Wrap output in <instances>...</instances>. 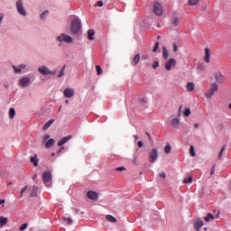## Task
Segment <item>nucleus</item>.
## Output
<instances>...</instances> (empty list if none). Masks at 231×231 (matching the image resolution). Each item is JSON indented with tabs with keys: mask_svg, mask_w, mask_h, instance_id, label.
Segmentation results:
<instances>
[{
	"mask_svg": "<svg viewBox=\"0 0 231 231\" xmlns=\"http://www.w3.org/2000/svg\"><path fill=\"white\" fill-rule=\"evenodd\" d=\"M82 29V23H80V20L75 19L71 22V32L73 35H77L79 32Z\"/></svg>",
	"mask_w": 231,
	"mask_h": 231,
	"instance_id": "obj_1",
	"label": "nucleus"
},
{
	"mask_svg": "<svg viewBox=\"0 0 231 231\" xmlns=\"http://www.w3.org/2000/svg\"><path fill=\"white\" fill-rule=\"evenodd\" d=\"M219 87L217 86V83L211 84L209 89L208 90V93L205 94L206 98H211L212 97H214Z\"/></svg>",
	"mask_w": 231,
	"mask_h": 231,
	"instance_id": "obj_2",
	"label": "nucleus"
},
{
	"mask_svg": "<svg viewBox=\"0 0 231 231\" xmlns=\"http://www.w3.org/2000/svg\"><path fill=\"white\" fill-rule=\"evenodd\" d=\"M57 41L59 42H66L67 44H71L73 42V38L66 33H61L57 37Z\"/></svg>",
	"mask_w": 231,
	"mask_h": 231,
	"instance_id": "obj_3",
	"label": "nucleus"
},
{
	"mask_svg": "<svg viewBox=\"0 0 231 231\" xmlns=\"http://www.w3.org/2000/svg\"><path fill=\"white\" fill-rule=\"evenodd\" d=\"M38 71L39 73H41V75H57V70H50V69H48V67L46 66H41L38 68Z\"/></svg>",
	"mask_w": 231,
	"mask_h": 231,
	"instance_id": "obj_4",
	"label": "nucleus"
},
{
	"mask_svg": "<svg viewBox=\"0 0 231 231\" xmlns=\"http://www.w3.org/2000/svg\"><path fill=\"white\" fill-rule=\"evenodd\" d=\"M213 77L216 80L215 84H224L225 83V76L223 75V73H221V71L214 72Z\"/></svg>",
	"mask_w": 231,
	"mask_h": 231,
	"instance_id": "obj_5",
	"label": "nucleus"
},
{
	"mask_svg": "<svg viewBox=\"0 0 231 231\" xmlns=\"http://www.w3.org/2000/svg\"><path fill=\"white\" fill-rule=\"evenodd\" d=\"M16 8H17V12L18 14H20V15H23V17H26V9H24V5H23V0H18L16 2Z\"/></svg>",
	"mask_w": 231,
	"mask_h": 231,
	"instance_id": "obj_6",
	"label": "nucleus"
},
{
	"mask_svg": "<svg viewBox=\"0 0 231 231\" xmlns=\"http://www.w3.org/2000/svg\"><path fill=\"white\" fill-rule=\"evenodd\" d=\"M153 14H155V15L161 16L163 14V8L162 7V5L160 4V2H154L153 3Z\"/></svg>",
	"mask_w": 231,
	"mask_h": 231,
	"instance_id": "obj_7",
	"label": "nucleus"
},
{
	"mask_svg": "<svg viewBox=\"0 0 231 231\" xmlns=\"http://www.w3.org/2000/svg\"><path fill=\"white\" fill-rule=\"evenodd\" d=\"M156 160H158V150L152 149L149 152L148 162H150V163H154Z\"/></svg>",
	"mask_w": 231,
	"mask_h": 231,
	"instance_id": "obj_8",
	"label": "nucleus"
},
{
	"mask_svg": "<svg viewBox=\"0 0 231 231\" xmlns=\"http://www.w3.org/2000/svg\"><path fill=\"white\" fill-rule=\"evenodd\" d=\"M165 69L171 71L172 68H176V60L174 58H170L169 60L164 64Z\"/></svg>",
	"mask_w": 231,
	"mask_h": 231,
	"instance_id": "obj_9",
	"label": "nucleus"
},
{
	"mask_svg": "<svg viewBox=\"0 0 231 231\" xmlns=\"http://www.w3.org/2000/svg\"><path fill=\"white\" fill-rule=\"evenodd\" d=\"M63 96L65 98H72V97H75V89L73 88H65L63 91Z\"/></svg>",
	"mask_w": 231,
	"mask_h": 231,
	"instance_id": "obj_10",
	"label": "nucleus"
},
{
	"mask_svg": "<svg viewBox=\"0 0 231 231\" xmlns=\"http://www.w3.org/2000/svg\"><path fill=\"white\" fill-rule=\"evenodd\" d=\"M203 220H201V218L199 217H196L194 219V222H193V226L195 228V230H199V228H201V226H203Z\"/></svg>",
	"mask_w": 231,
	"mask_h": 231,
	"instance_id": "obj_11",
	"label": "nucleus"
},
{
	"mask_svg": "<svg viewBox=\"0 0 231 231\" xmlns=\"http://www.w3.org/2000/svg\"><path fill=\"white\" fill-rule=\"evenodd\" d=\"M42 180L44 183H50V181H51V172L50 171L43 172Z\"/></svg>",
	"mask_w": 231,
	"mask_h": 231,
	"instance_id": "obj_12",
	"label": "nucleus"
},
{
	"mask_svg": "<svg viewBox=\"0 0 231 231\" xmlns=\"http://www.w3.org/2000/svg\"><path fill=\"white\" fill-rule=\"evenodd\" d=\"M71 138H73L72 135H68V136H65V137L61 138V139L58 142L59 147H62V145H64V143H67V142H69V140H71Z\"/></svg>",
	"mask_w": 231,
	"mask_h": 231,
	"instance_id": "obj_13",
	"label": "nucleus"
},
{
	"mask_svg": "<svg viewBox=\"0 0 231 231\" xmlns=\"http://www.w3.org/2000/svg\"><path fill=\"white\" fill-rule=\"evenodd\" d=\"M37 190H39V187H37V186L30 187V188H29L30 198H36V196H37Z\"/></svg>",
	"mask_w": 231,
	"mask_h": 231,
	"instance_id": "obj_14",
	"label": "nucleus"
},
{
	"mask_svg": "<svg viewBox=\"0 0 231 231\" xmlns=\"http://www.w3.org/2000/svg\"><path fill=\"white\" fill-rule=\"evenodd\" d=\"M28 84H30V79L28 77H23L20 79V86H22V88H26Z\"/></svg>",
	"mask_w": 231,
	"mask_h": 231,
	"instance_id": "obj_15",
	"label": "nucleus"
},
{
	"mask_svg": "<svg viewBox=\"0 0 231 231\" xmlns=\"http://www.w3.org/2000/svg\"><path fill=\"white\" fill-rule=\"evenodd\" d=\"M87 196L88 198V199H98V193L95 192V191H88L87 193Z\"/></svg>",
	"mask_w": 231,
	"mask_h": 231,
	"instance_id": "obj_16",
	"label": "nucleus"
},
{
	"mask_svg": "<svg viewBox=\"0 0 231 231\" xmlns=\"http://www.w3.org/2000/svg\"><path fill=\"white\" fill-rule=\"evenodd\" d=\"M55 122V119H50L42 127L43 131H48L50 127H51V125Z\"/></svg>",
	"mask_w": 231,
	"mask_h": 231,
	"instance_id": "obj_17",
	"label": "nucleus"
},
{
	"mask_svg": "<svg viewBox=\"0 0 231 231\" xmlns=\"http://www.w3.org/2000/svg\"><path fill=\"white\" fill-rule=\"evenodd\" d=\"M205 62H210V50L208 48L205 49V57H204Z\"/></svg>",
	"mask_w": 231,
	"mask_h": 231,
	"instance_id": "obj_18",
	"label": "nucleus"
},
{
	"mask_svg": "<svg viewBox=\"0 0 231 231\" xmlns=\"http://www.w3.org/2000/svg\"><path fill=\"white\" fill-rule=\"evenodd\" d=\"M24 68H26V65L24 64H22L18 67H16L15 65H13V69H14L15 73H21V71L24 69Z\"/></svg>",
	"mask_w": 231,
	"mask_h": 231,
	"instance_id": "obj_19",
	"label": "nucleus"
},
{
	"mask_svg": "<svg viewBox=\"0 0 231 231\" xmlns=\"http://www.w3.org/2000/svg\"><path fill=\"white\" fill-rule=\"evenodd\" d=\"M179 125H180V119L173 118L171 120V127H173L174 129H178Z\"/></svg>",
	"mask_w": 231,
	"mask_h": 231,
	"instance_id": "obj_20",
	"label": "nucleus"
},
{
	"mask_svg": "<svg viewBox=\"0 0 231 231\" xmlns=\"http://www.w3.org/2000/svg\"><path fill=\"white\" fill-rule=\"evenodd\" d=\"M31 162L33 163L34 167L39 166V159L37 158V155L31 157Z\"/></svg>",
	"mask_w": 231,
	"mask_h": 231,
	"instance_id": "obj_21",
	"label": "nucleus"
},
{
	"mask_svg": "<svg viewBox=\"0 0 231 231\" xmlns=\"http://www.w3.org/2000/svg\"><path fill=\"white\" fill-rule=\"evenodd\" d=\"M226 149V144H224L218 153L217 160H223V152H225V150Z\"/></svg>",
	"mask_w": 231,
	"mask_h": 231,
	"instance_id": "obj_22",
	"label": "nucleus"
},
{
	"mask_svg": "<svg viewBox=\"0 0 231 231\" xmlns=\"http://www.w3.org/2000/svg\"><path fill=\"white\" fill-rule=\"evenodd\" d=\"M138 62H140V54H136L132 61V65L133 66H136L138 64Z\"/></svg>",
	"mask_w": 231,
	"mask_h": 231,
	"instance_id": "obj_23",
	"label": "nucleus"
},
{
	"mask_svg": "<svg viewBox=\"0 0 231 231\" xmlns=\"http://www.w3.org/2000/svg\"><path fill=\"white\" fill-rule=\"evenodd\" d=\"M53 143H55V140L53 139H50L46 142L45 143V148L46 149H50V147H52L53 146Z\"/></svg>",
	"mask_w": 231,
	"mask_h": 231,
	"instance_id": "obj_24",
	"label": "nucleus"
},
{
	"mask_svg": "<svg viewBox=\"0 0 231 231\" xmlns=\"http://www.w3.org/2000/svg\"><path fill=\"white\" fill-rule=\"evenodd\" d=\"M214 219V215H212L211 213H208L205 217H204V221H206V223H208L210 221H212Z\"/></svg>",
	"mask_w": 231,
	"mask_h": 231,
	"instance_id": "obj_25",
	"label": "nucleus"
},
{
	"mask_svg": "<svg viewBox=\"0 0 231 231\" xmlns=\"http://www.w3.org/2000/svg\"><path fill=\"white\" fill-rule=\"evenodd\" d=\"M88 39L89 41H93L95 38V31L94 30H88Z\"/></svg>",
	"mask_w": 231,
	"mask_h": 231,
	"instance_id": "obj_26",
	"label": "nucleus"
},
{
	"mask_svg": "<svg viewBox=\"0 0 231 231\" xmlns=\"http://www.w3.org/2000/svg\"><path fill=\"white\" fill-rule=\"evenodd\" d=\"M171 24H173V26H179L180 19L177 16H173L171 20Z\"/></svg>",
	"mask_w": 231,
	"mask_h": 231,
	"instance_id": "obj_27",
	"label": "nucleus"
},
{
	"mask_svg": "<svg viewBox=\"0 0 231 231\" xmlns=\"http://www.w3.org/2000/svg\"><path fill=\"white\" fill-rule=\"evenodd\" d=\"M8 223V218L0 217V226H5Z\"/></svg>",
	"mask_w": 231,
	"mask_h": 231,
	"instance_id": "obj_28",
	"label": "nucleus"
},
{
	"mask_svg": "<svg viewBox=\"0 0 231 231\" xmlns=\"http://www.w3.org/2000/svg\"><path fill=\"white\" fill-rule=\"evenodd\" d=\"M186 88L188 91H194L195 85L193 82H188Z\"/></svg>",
	"mask_w": 231,
	"mask_h": 231,
	"instance_id": "obj_29",
	"label": "nucleus"
},
{
	"mask_svg": "<svg viewBox=\"0 0 231 231\" xmlns=\"http://www.w3.org/2000/svg\"><path fill=\"white\" fill-rule=\"evenodd\" d=\"M162 57L163 59H169V51L166 47H162Z\"/></svg>",
	"mask_w": 231,
	"mask_h": 231,
	"instance_id": "obj_30",
	"label": "nucleus"
},
{
	"mask_svg": "<svg viewBox=\"0 0 231 231\" xmlns=\"http://www.w3.org/2000/svg\"><path fill=\"white\" fill-rule=\"evenodd\" d=\"M106 219H107V221H110V223H116V218L111 215H106Z\"/></svg>",
	"mask_w": 231,
	"mask_h": 231,
	"instance_id": "obj_31",
	"label": "nucleus"
},
{
	"mask_svg": "<svg viewBox=\"0 0 231 231\" xmlns=\"http://www.w3.org/2000/svg\"><path fill=\"white\" fill-rule=\"evenodd\" d=\"M26 190H28V186H25V187H23V188L21 189L20 196L18 197L19 199H21V198H23V194L26 192Z\"/></svg>",
	"mask_w": 231,
	"mask_h": 231,
	"instance_id": "obj_32",
	"label": "nucleus"
},
{
	"mask_svg": "<svg viewBox=\"0 0 231 231\" xmlns=\"http://www.w3.org/2000/svg\"><path fill=\"white\" fill-rule=\"evenodd\" d=\"M171 147L170 143H167L166 146L164 147V152H166V154H169V152H171Z\"/></svg>",
	"mask_w": 231,
	"mask_h": 231,
	"instance_id": "obj_33",
	"label": "nucleus"
},
{
	"mask_svg": "<svg viewBox=\"0 0 231 231\" xmlns=\"http://www.w3.org/2000/svg\"><path fill=\"white\" fill-rule=\"evenodd\" d=\"M66 69V65L62 67V69L60 70L58 77L60 79L61 77H64V70Z\"/></svg>",
	"mask_w": 231,
	"mask_h": 231,
	"instance_id": "obj_34",
	"label": "nucleus"
},
{
	"mask_svg": "<svg viewBox=\"0 0 231 231\" xmlns=\"http://www.w3.org/2000/svg\"><path fill=\"white\" fill-rule=\"evenodd\" d=\"M199 3V0H189V4L190 6H196Z\"/></svg>",
	"mask_w": 231,
	"mask_h": 231,
	"instance_id": "obj_35",
	"label": "nucleus"
},
{
	"mask_svg": "<svg viewBox=\"0 0 231 231\" xmlns=\"http://www.w3.org/2000/svg\"><path fill=\"white\" fill-rule=\"evenodd\" d=\"M189 154L190 156H196V152L194 150V145H191L189 148Z\"/></svg>",
	"mask_w": 231,
	"mask_h": 231,
	"instance_id": "obj_36",
	"label": "nucleus"
},
{
	"mask_svg": "<svg viewBox=\"0 0 231 231\" xmlns=\"http://www.w3.org/2000/svg\"><path fill=\"white\" fill-rule=\"evenodd\" d=\"M50 14V11L46 10L43 13L41 14V19H45L46 15Z\"/></svg>",
	"mask_w": 231,
	"mask_h": 231,
	"instance_id": "obj_37",
	"label": "nucleus"
},
{
	"mask_svg": "<svg viewBox=\"0 0 231 231\" xmlns=\"http://www.w3.org/2000/svg\"><path fill=\"white\" fill-rule=\"evenodd\" d=\"M9 116H10L11 118H14V116H15V109L10 108Z\"/></svg>",
	"mask_w": 231,
	"mask_h": 231,
	"instance_id": "obj_38",
	"label": "nucleus"
},
{
	"mask_svg": "<svg viewBox=\"0 0 231 231\" xmlns=\"http://www.w3.org/2000/svg\"><path fill=\"white\" fill-rule=\"evenodd\" d=\"M158 48H160V42H156V43L154 44V47H153V49H152V51H153L154 53H156V52L158 51Z\"/></svg>",
	"mask_w": 231,
	"mask_h": 231,
	"instance_id": "obj_39",
	"label": "nucleus"
},
{
	"mask_svg": "<svg viewBox=\"0 0 231 231\" xmlns=\"http://www.w3.org/2000/svg\"><path fill=\"white\" fill-rule=\"evenodd\" d=\"M96 71L97 75H100L102 73V68L100 67V65L96 66Z\"/></svg>",
	"mask_w": 231,
	"mask_h": 231,
	"instance_id": "obj_40",
	"label": "nucleus"
},
{
	"mask_svg": "<svg viewBox=\"0 0 231 231\" xmlns=\"http://www.w3.org/2000/svg\"><path fill=\"white\" fill-rule=\"evenodd\" d=\"M184 116H190V108H186L183 113Z\"/></svg>",
	"mask_w": 231,
	"mask_h": 231,
	"instance_id": "obj_41",
	"label": "nucleus"
},
{
	"mask_svg": "<svg viewBox=\"0 0 231 231\" xmlns=\"http://www.w3.org/2000/svg\"><path fill=\"white\" fill-rule=\"evenodd\" d=\"M63 220L66 223V225H71V223H73V221L69 217H65Z\"/></svg>",
	"mask_w": 231,
	"mask_h": 231,
	"instance_id": "obj_42",
	"label": "nucleus"
},
{
	"mask_svg": "<svg viewBox=\"0 0 231 231\" xmlns=\"http://www.w3.org/2000/svg\"><path fill=\"white\" fill-rule=\"evenodd\" d=\"M27 228H28V224H23V225L20 226L19 230H20V231H24V230H26Z\"/></svg>",
	"mask_w": 231,
	"mask_h": 231,
	"instance_id": "obj_43",
	"label": "nucleus"
},
{
	"mask_svg": "<svg viewBox=\"0 0 231 231\" xmlns=\"http://www.w3.org/2000/svg\"><path fill=\"white\" fill-rule=\"evenodd\" d=\"M183 183H192V177H189L188 179H184Z\"/></svg>",
	"mask_w": 231,
	"mask_h": 231,
	"instance_id": "obj_44",
	"label": "nucleus"
},
{
	"mask_svg": "<svg viewBox=\"0 0 231 231\" xmlns=\"http://www.w3.org/2000/svg\"><path fill=\"white\" fill-rule=\"evenodd\" d=\"M116 171H119V172H124V171H125V167L121 166V167L116 168Z\"/></svg>",
	"mask_w": 231,
	"mask_h": 231,
	"instance_id": "obj_45",
	"label": "nucleus"
},
{
	"mask_svg": "<svg viewBox=\"0 0 231 231\" xmlns=\"http://www.w3.org/2000/svg\"><path fill=\"white\" fill-rule=\"evenodd\" d=\"M158 66H160V62L154 61L153 64H152L153 69H156V68H158Z\"/></svg>",
	"mask_w": 231,
	"mask_h": 231,
	"instance_id": "obj_46",
	"label": "nucleus"
},
{
	"mask_svg": "<svg viewBox=\"0 0 231 231\" xmlns=\"http://www.w3.org/2000/svg\"><path fill=\"white\" fill-rule=\"evenodd\" d=\"M214 172H216V165H213L210 171V175H214Z\"/></svg>",
	"mask_w": 231,
	"mask_h": 231,
	"instance_id": "obj_47",
	"label": "nucleus"
},
{
	"mask_svg": "<svg viewBox=\"0 0 231 231\" xmlns=\"http://www.w3.org/2000/svg\"><path fill=\"white\" fill-rule=\"evenodd\" d=\"M172 48H173V51L176 53V51H178V44L173 43Z\"/></svg>",
	"mask_w": 231,
	"mask_h": 231,
	"instance_id": "obj_48",
	"label": "nucleus"
},
{
	"mask_svg": "<svg viewBox=\"0 0 231 231\" xmlns=\"http://www.w3.org/2000/svg\"><path fill=\"white\" fill-rule=\"evenodd\" d=\"M97 6H98L99 8H102V6H104V2H103L102 0H99V1L97 2Z\"/></svg>",
	"mask_w": 231,
	"mask_h": 231,
	"instance_id": "obj_49",
	"label": "nucleus"
},
{
	"mask_svg": "<svg viewBox=\"0 0 231 231\" xmlns=\"http://www.w3.org/2000/svg\"><path fill=\"white\" fill-rule=\"evenodd\" d=\"M159 176H160V178H163V179H165L166 178V174H165V172H161L160 174H159Z\"/></svg>",
	"mask_w": 231,
	"mask_h": 231,
	"instance_id": "obj_50",
	"label": "nucleus"
},
{
	"mask_svg": "<svg viewBox=\"0 0 231 231\" xmlns=\"http://www.w3.org/2000/svg\"><path fill=\"white\" fill-rule=\"evenodd\" d=\"M137 145L138 147L142 148L143 147V143L142 141H138Z\"/></svg>",
	"mask_w": 231,
	"mask_h": 231,
	"instance_id": "obj_51",
	"label": "nucleus"
},
{
	"mask_svg": "<svg viewBox=\"0 0 231 231\" xmlns=\"http://www.w3.org/2000/svg\"><path fill=\"white\" fill-rule=\"evenodd\" d=\"M137 158H138V157H134V165H137V164H138Z\"/></svg>",
	"mask_w": 231,
	"mask_h": 231,
	"instance_id": "obj_52",
	"label": "nucleus"
},
{
	"mask_svg": "<svg viewBox=\"0 0 231 231\" xmlns=\"http://www.w3.org/2000/svg\"><path fill=\"white\" fill-rule=\"evenodd\" d=\"M76 214L82 215L84 214V212L80 211V209H76Z\"/></svg>",
	"mask_w": 231,
	"mask_h": 231,
	"instance_id": "obj_53",
	"label": "nucleus"
},
{
	"mask_svg": "<svg viewBox=\"0 0 231 231\" xmlns=\"http://www.w3.org/2000/svg\"><path fill=\"white\" fill-rule=\"evenodd\" d=\"M3 19H4L3 14H0V24H1V23H3Z\"/></svg>",
	"mask_w": 231,
	"mask_h": 231,
	"instance_id": "obj_54",
	"label": "nucleus"
},
{
	"mask_svg": "<svg viewBox=\"0 0 231 231\" xmlns=\"http://www.w3.org/2000/svg\"><path fill=\"white\" fill-rule=\"evenodd\" d=\"M4 203H5V199H1L0 200V205H4Z\"/></svg>",
	"mask_w": 231,
	"mask_h": 231,
	"instance_id": "obj_55",
	"label": "nucleus"
},
{
	"mask_svg": "<svg viewBox=\"0 0 231 231\" xmlns=\"http://www.w3.org/2000/svg\"><path fill=\"white\" fill-rule=\"evenodd\" d=\"M194 127H195V129H198V127H199V125L198 123H196V124L194 125Z\"/></svg>",
	"mask_w": 231,
	"mask_h": 231,
	"instance_id": "obj_56",
	"label": "nucleus"
},
{
	"mask_svg": "<svg viewBox=\"0 0 231 231\" xmlns=\"http://www.w3.org/2000/svg\"><path fill=\"white\" fill-rule=\"evenodd\" d=\"M63 149H64V147H60V150L58 151V153L62 152Z\"/></svg>",
	"mask_w": 231,
	"mask_h": 231,
	"instance_id": "obj_57",
	"label": "nucleus"
},
{
	"mask_svg": "<svg viewBox=\"0 0 231 231\" xmlns=\"http://www.w3.org/2000/svg\"><path fill=\"white\" fill-rule=\"evenodd\" d=\"M134 140L136 142V140H138V135H134Z\"/></svg>",
	"mask_w": 231,
	"mask_h": 231,
	"instance_id": "obj_58",
	"label": "nucleus"
},
{
	"mask_svg": "<svg viewBox=\"0 0 231 231\" xmlns=\"http://www.w3.org/2000/svg\"><path fill=\"white\" fill-rule=\"evenodd\" d=\"M183 107V106H180L179 108V113H181V108Z\"/></svg>",
	"mask_w": 231,
	"mask_h": 231,
	"instance_id": "obj_59",
	"label": "nucleus"
},
{
	"mask_svg": "<svg viewBox=\"0 0 231 231\" xmlns=\"http://www.w3.org/2000/svg\"><path fill=\"white\" fill-rule=\"evenodd\" d=\"M48 138H50V135H46V136L44 137V140H48Z\"/></svg>",
	"mask_w": 231,
	"mask_h": 231,
	"instance_id": "obj_60",
	"label": "nucleus"
},
{
	"mask_svg": "<svg viewBox=\"0 0 231 231\" xmlns=\"http://www.w3.org/2000/svg\"><path fill=\"white\" fill-rule=\"evenodd\" d=\"M65 104H69V100H65Z\"/></svg>",
	"mask_w": 231,
	"mask_h": 231,
	"instance_id": "obj_61",
	"label": "nucleus"
},
{
	"mask_svg": "<svg viewBox=\"0 0 231 231\" xmlns=\"http://www.w3.org/2000/svg\"><path fill=\"white\" fill-rule=\"evenodd\" d=\"M157 39H158V41H160V39H162V37L161 36H157Z\"/></svg>",
	"mask_w": 231,
	"mask_h": 231,
	"instance_id": "obj_62",
	"label": "nucleus"
},
{
	"mask_svg": "<svg viewBox=\"0 0 231 231\" xmlns=\"http://www.w3.org/2000/svg\"><path fill=\"white\" fill-rule=\"evenodd\" d=\"M217 217H219V211H218V213L217 214Z\"/></svg>",
	"mask_w": 231,
	"mask_h": 231,
	"instance_id": "obj_63",
	"label": "nucleus"
},
{
	"mask_svg": "<svg viewBox=\"0 0 231 231\" xmlns=\"http://www.w3.org/2000/svg\"><path fill=\"white\" fill-rule=\"evenodd\" d=\"M51 156H55V152L51 153Z\"/></svg>",
	"mask_w": 231,
	"mask_h": 231,
	"instance_id": "obj_64",
	"label": "nucleus"
}]
</instances>
